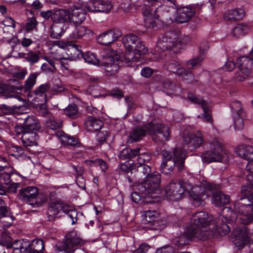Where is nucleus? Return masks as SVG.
Here are the masks:
<instances>
[{
    "label": "nucleus",
    "mask_w": 253,
    "mask_h": 253,
    "mask_svg": "<svg viewBox=\"0 0 253 253\" xmlns=\"http://www.w3.org/2000/svg\"><path fill=\"white\" fill-rule=\"evenodd\" d=\"M145 127L149 134L152 135V140L158 144L163 145L170 139L169 128L166 125L153 120L146 124Z\"/></svg>",
    "instance_id": "5"
},
{
    "label": "nucleus",
    "mask_w": 253,
    "mask_h": 253,
    "mask_svg": "<svg viewBox=\"0 0 253 253\" xmlns=\"http://www.w3.org/2000/svg\"><path fill=\"white\" fill-rule=\"evenodd\" d=\"M237 219L236 213L231 208L226 207L223 209L222 213L218 217V221L232 224Z\"/></svg>",
    "instance_id": "26"
},
{
    "label": "nucleus",
    "mask_w": 253,
    "mask_h": 253,
    "mask_svg": "<svg viewBox=\"0 0 253 253\" xmlns=\"http://www.w3.org/2000/svg\"><path fill=\"white\" fill-rule=\"evenodd\" d=\"M83 58L86 62L91 63L94 65H99L100 60L98 59L96 55L91 52H86L85 54H83Z\"/></svg>",
    "instance_id": "49"
},
{
    "label": "nucleus",
    "mask_w": 253,
    "mask_h": 253,
    "mask_svg": "<svg viewBox=\"0 0 253 253\" xmlns=\"http://www.w3.org/2000/svg\"><path fill=\"white\" fill-rule=\"evenodd\" d=\"M160 214L156 211L148 210L145 211V217L143 219L144 223L147 224L155 222L158 220Z\"/></svg>",
    "instance_id": "44"
},
{
    "label": "nucleus",
    "mask_w": 253,
    "mask_h": 253,
    "mask_svg": "<svg viewBox=\"0 0 253 253\" xmlns=\"http://www.w3.org/2000/svg\"><path fill=\"white\" fill-rule=\"evenodd\" d=\"M161 175L155 171L147 176L142 183V187L144 189L143 192L150 194L155 193L161 189Z\"/></svg>",
    "instance_id": "12"
},
{
    "label": "nucleus",
    "mask_w": 253,
    "mask_h": 253,
    "mask_svg": "<svg viewBox=\"0 0 253 253\" xmlns=\"http://www.w3.org/2000/svg\"><path fill=\"white\" fill-rule=\"evenodd\" d=\"M52 91L55 92H60L64 91V87L61 81L58 79H54L52 81V85H50Z\"/></svg>",
    "instance_id": "55"
},
{
    "label": "nucleus",
    "mask_w": 253,
    "mask_h": 253,
    "mask_svg": "<svg viewBox=\"0 0 253 253\" xmlns=\"http://www.w3.org/2000/svg\"><path fill=\"white\" fill-rule=\"evenodd\" d=\"M38 75L36 73L31 74L26 80L24 84V89L25 90H30L36 82V79Z\"/></svg>",
    "instance_id": "54"
},
{
    "label": "nucleus",
    "mask_w": 253,
    "mask_h": 253,
    "mask_svg": "<svg viewBox=\"0 0 253 253\" xmlns=\"http://www.w3.org/2000/svg\"><path fill=\"white\" fill-rule=\"evenodd\" d=\"M21 134H22V143L26 147L37 145L38 135L36 132L33 131H24Z\"/></svg>",
    "instance_id": "28"
},
{
    "label": "nucleus",
    "mask_w": 253,
    "mask_h": 253,
    "mask_svg": "<svg viewBox=\"0 0 253 253\" xmlns=\"http://www.w3.org/2000/svg\"><path fill=\"white\" fill-rule=\"evenodd\" d=\"M59 136L61 137L62 141L65 144L72 146H79V140L73 136L64 134L63 132H59Z\"/></svg>",
    "instance_id": "39"
},
{
    "label": "nucleus",
    "mask_w": 253,
    "mask_h": 253,
    "mask_svg": "<svg viewBox=\"0 0 253 253\" xmlns=\"http://www.w3.org/2000/svg\"><path fill=\"white\" fill-rule=\"evenodd\" d=\"M50 30V37L55 39H59L64 32L61 26L56 23L52 24Z\"/></svg>",
    "instance_id": "43"
},
{
    "label": "nucleus",
    "mask_w": 253,
    "mask_h": 253,
    "mask_svg": "<svg viewBox=\"0 0 253 253\" xmlns=\"http://www.w3.org/2000/svg\"><path fill=\"white\" fill-rule=\"evenodd\" d=\"M205 110H203L204 113L201 115H199L198 118H201L205 121L210 123H213V119L211 115V111L210 108V105H208L205 107Z\"/></svg>",
    "instance_id": "52"
},
{
    "label": "nucleus",
    "mask_w": 253,
    "mask_h": 253,
    "mask_svg": "<svg viewBox=\"0 0 253 253\" xmlns=\"http://www.w3.org/2000/svg\"><path fill=\"white\" fill-rule=\"evenodd\" d=\"M50 87V86L48 84H43L41 85L35 91L34 93L38 95H42Z\"/></svg>",
    "instance_id": "60"
},
{
    "label": "nucleus",
    "mask_w": 253,
    "mask_h": 253,
    "mask_svg": "<svg viewBox=\"0 0 253 253\" xmlns=\"http://www.w3.org/2000/svg\"><path fill=\"white\" fill-rule=\"evenodd\" d=\"M30 253H42L44 249V242L42 240L35 239L27 244Z\"/></svg>",
    "instance_id": "36"
},
{
    "label": "nucleus",
    "mask_w": 253,
    "mask_h": 253,
    "mask_svg": "<svg viewBox=\"0 0 253 253\" xmlns=\"http://www.w3.org/2000/svg\"><path fill=\"white\" fill-rule=\"evenodd\" d=\"M23 244L20 241H16L14 243H12L11 239L10 237H5V242L4 245L6 246L7 250L12 249V253H14L16 249H18Z\"/></svg>",
    "instance_id": "46"
},
{
    "label": "nucleus",
    "mask_w": 253,
    "mask_h": 253,
    "mask_svg": "<svg viewBox=\"0 0 253 253\" xmlns=\"http://www.w3.org/2000/svg\"><path fill=\"white\" fill-rule=\"evenodd\" d=\"M15 89V87L14 85L0 83V92H13Z\"/></svg>",
    "instance_id": "63"
},
{
    "label": "nucleus",
    "mask_w": 253,
    "mask_h": 253,
    "mask_svg": "<svg viewBox=\"0 0 253 253\" xmlns=\"http://www.w3.org/2000/svg\"><path fill=\"white\" fill-rule=\"evenodd\" d=\"M38 22L34 17L28 18L27 20L24 28L27 32H29L34 30H37Z\"/></svg>",
    "instance_id": "53"
},
{
    "label": "nucleus",
    "mask_w": 253,
    "mask_h": 253,
    "mask_svg": "<svg viewBox=\"0 0 253 253\" xmlns=\"http://www.w3.org/2000/svg\"><path fill=\"white\" fill-rule=\"evenodd\" d=\"M187 97L192 103L200 105L203 110H205V107L210 105V102L193 93H188Z\"/></svg>",
    "instance_id": "38"
},
{
    "label": "nucleus",
    "mask_w": 253,
    "mask_h": 253,
    "mask_svg": "<svg viewBox=\"0 0 253 253\" xmlns=\"http://www.w3.org/2000/svg\"><path fill=\"white\" fill-rule=\"evenodd\" d=\"M163 160L160 166L161 172L165 175L170 174L176 167L178 171L185 169L186 151L181 148H175L172 152L164 150L162 152Z\"/></svg>",
    "instance_id": "1"
},
{
    "label": "nucleus",
    "mask_w": 253,
    "mask_h": 253,
    "mask_svg": "<svg viewBox=\"0 0 253 253\" xmlns=\"http://www.w3.org/2000/svg\"><path fill=\"white\" fill-rule=\"evenodd\" d=\"M41 128V124L37 118L34 115H30L25 119L23 125L15 126V131L20 134L24 131H38Z\"/></svg>",
    "instance_id": "15"
},
{
    "label": "nucleus",
    "mask_w": 253,
    "mask_h": 253,
    "mask_svg": "<svg viewBox=\"0 0 253 253\" xmlns=\"http://www.w3.org/2000/svg\"><path fill=\"white\" fill-rule=\"evenodd\" d=\"M163 89L168 94H173L177 90L179 87L178 85L175 83L172 82L168 79L163 81Z\"/></svg>",
    "instance_id": "40"
},
{
    "label": "nucleus",
    "mask_w": 253,
    "mask_h": 253,
    "mask_svg": "<svg viewBox=\"0 0 253 253\" xmlns=\"http://www.w3.org/2000/svg\"><path fill=\"white\" fill-rule=\"evenodd\" d=\"M235 210L245 216L243 224H248L253 221V198L242 197L234 204Z\"/></svg>",
    "instance_id": "8"
},
{
    "label": "nucleus",
    "mask_w": 253,
    "mask_h": 253,
    "mask_svg": "<svg viewBox=\"0 0 253 253\" xmlns=\"http://www.w3.org/2000/svg\"><path fill=\"white\" fill-rule=\"evenodd\" d=\"M245 14V12L243 9H234L226 12L223 17L225 20L235 21L241 19Z\"/></svg>",
    "instance_id": "32"
},
{
    "label": "nucleus",
    "mask_w": 253,
    "mask_h": 253,
    "mask_svg": "<svg viewBox=\"0 0 253 253\" xmlns=\"http://www.w3.org/2000/svg\"><path fill=\"white\" fill-rule=\"evenodd\" d=\"M84 7L91 12L108 13L113 8V5L109 0H94L86 4Z\"/></svg>",
    "instance_id": "16"
},
{
    "label": "nucleus",
    "mask_w": 253,
    "mask_h": 253,
    "mask_svg": "<svg viewBox=\"0 0 253 253\" xmlns=\"http://www.w3.org/2000/svg\"><path fill=\"white\" fill-rule=\"evenodd\" d=\"M151 168L145 164H139L138 166L132 168L129 172H130V176H128L129 180H130V177L133 178L135 181H139L144 178L145 179L148 176L151 174Z\"/></svg>",
    "instance_id": "18"
},
{
    "label": "nucleus",
    "mask_w": 253,
    "mask_h": 253,
    "mask_svg": "<svg viewBox=\"0 0 253 253\" xmlns=\"http://www.w3.org/2000/svg\"><path fill=\"white\" fill-rule=\"evenodd\" d=\"M235 152L239 157L249 161L248 165L253 163V146L242 145L235 149Z\"/></svg>",
    "instance_id": "23"
},
{
    "label": "nucleus",
    "mask_w": 253,
    "mask_h": 253,
    "mask_svg": "<svg viewBox=\"0 0 253 253\" xmlns=\"http://www.w3.org/2000/svg\"><path fill=\"white\" fill-rule=\"evenodd\" d=\"M81 47L76 44L71 46L68 50V59L70 60H76L83 58V52L81 49Z\"/></svg>",
    "instance_id": "35"
},
{
    "label": "nucleus",
    "mask_w": 253,
    "mask_h": 253,
    "mask_svg": "<svg viewBox=\"0 0 253 253\" xmlns=\"http://www.w3.org/2000/svg\"><path fill=\"white\" fill-rule=\"evenodd\" d=\"M122 41L126 50L124 55L125 60L127 62L137 60L140 56L148 52L143 42L133 34L126 35Z\"/></svg>",
    "instance_id": "3"
},
{
    "label": "nucleus",
    "mask_w": 253,
    "mask_h": 253,
    "mask_svg": "<svg viewBox=\"0 0 253 253\" xmlns=\"http://www.w3.org/2000/svg\"><path fill=\"white\" fill-rule=\"evenodd\" d=\"M64 112L66 116L74 119L77 118L80 116L78 106L74 103L69 104L64 110Z\"/></svg>",
    "instance_id": "41"
},
{
    "label": "nucleus",
    "mask_w": 253,
    "mask_h": 253,
    "mask_svg": "<svg viewBox=\"0 0 253 253\" xmlns=\"http://www.w3.org/2000/svg\"><path fill=\"white\" fill-rule=\"evenodd\" d=\"M103 125L101 120L92 116L87 117L84 123L85 129L91 132L101 130Z\"/></svg>",
    "instance_id": "22"
},
{
    "label": "nucleus",
    "mask_w": 253,
    "mask_h": 253,
    "mask_svg": "<svg viewBox=\"0 0 253 253\" xmlns=\"http://www.w3.org/2000/svg\"><path fill=\"white\" fill-rule=\"evenodd\" d=\"M109 50H104L101 54V59L99 64L104 68L107 76L115 75L120 69L119 61L115 59L113 55L108 53Z\"/></svg>",
    "instance_id": "9"
},
{
    "label": "nucleus",
    "mask_w": 253,
    "mask_h": 253,
    "mask_svg": "<svg viewBox=\"0 0 253 253\" xmlns=\"http://www.w3.org/2000/svg\"><path fill=\"white\" fill-rule=\"evenodd\" d=\"M93 34L92 30L80 25H77L74 26V29L70 36L72 39H76L81 38L86 34L92 35Z\"/></svg>",
    "instance_id": "33"
},
{
    "label": "nucleus",
    "mask_w": 253,
    "mask_h": 253,
    "mask_svg": "<svg viewBox=\"0 0 253 253\" xmlns=\"http://www.w3.org/2000/svg\"><path fill=\"white\" fill-rule=\"evenodd\" d=\"M203 58L201 56H199L192 59L190 60L187 63V66L190 69L194 68L199 66L203 60Z\"/></svg>",
    "instance_id": "57"
},
{
    "label": "nucleus",
    "mask_w": 253,
    "mask_h": 253,
    "mask_svg": "<svg viewBox=\"0 0 253 253\" xmlns=\"http://www.w3.org/2000/svg\"><path fill=\"white\" fill-rule=\"evenodd\" d=\"M176 10L171 7H165V11L163 13V16L164 17L165 22L168 23H171L174 21L176 20Z\"/></svg>",
    "instance_id": "37"
},
{
    "label": "nucleus",
    "mask_w": 253,
    "mask_h": 253,
    "mask_svg": "<svg viewBox=\"0 0 253 253\" xmlns=\"http://www.w3.org/2000/svg\"><path fill=\"white\" fill-rule=\"evenodd\" d=\"M192 190L190 191V193H188L190 195V200L192 202L193 205L196 207L204 205L205 204L204 201L202 199L201 196L199 194L194 193Z\"/></svg>",
    "instance_id": "48"
},
{
    "label": "nucleus",
    "mask_w": 253,
    "mask_h": 253,
    "mask_svg": "<svg viewBox=\"0 0 253 253\" xmlns=\"http://www.w3.org/2000/svg\"><path fill=\"white\" fill-rule=\"evenodd\" d=\"M98 131L97 134V140L100 144H102L106 141L107 136H108V132L105 130H100Z\"/></svg>",
    "instance_id": "61"
},
{
    "label": "nucleus",
    "mask_w": 253,
    "mask_h": 253,
    "mask_svg": "<svg viewBox=\"0 0 253 253\" xmlns=\"http://www.w3.org/2000/svg\"><path fill=\"white\" fill-rule=\"evenodd\" d=\"M85 15L82 10L78 8L74 9L72 13L70 12L69 21L73 23L74 25H81L85 19Z\"/></svg>",
    "instance_id": "34"
},
{
    "label": "nucleus",
    "mask_w": 253,
    "mask_h": 253,
    "mask_svg": "<svg viewBox=\"0 0 253 253\" xmlns=\"http://www.w3.org/2000/svg\"><path fill=\"white\" fill-rule=\"evenodd\" d=\"M177 42H179L177 35L171 31L159 37L156 46L161 51H165L176 46Z\"/></svg>",
    "instance_id": "11"
},
{
    "label": "nucleus",
    "mask_w": 253,
    "mask_h": 253,
    "mask_svg": "<svg viewBox=\"0 0 253 253\" xmlns=\"http://www.w3.org/2000/svg\"><path fill=\"white\" fill-rule=\"evenodd\" d=\"M147 131V129L145 127V125L143 128L136 127L134 128L129 133L127 142L132 143L134 142L139 141L146 135Z\"/></svg>",
    "instance_id": "30"
},
{
    "label": "nucleus",
    "mask_w": 253,
    "mask_h": 253,
    "mask_svg": "<svg viewBox=\"0 0 253 253\" xmlns=\"http://www.w3.org/2000/svg\"><path fill=\"white\" fill-rule=\"evenodd\" d=\"M133 6L131 0H122L120 4L121 8L125 12L129 11Z\"/></svg>",
    "instance_id": "59"
},
{
    "label": "nucleus",
    "mask_w": 253,
    "mask_h": 253,
    "mask_svg": "<svg viewBox=\"0 0 253 253\" xmlns=\"http://www.w3.org/2000/svg\"><path fill=\"white\" fill-rule=\"evenodd\" d=\"M218 223L214 221V226H212L210 230V237H217L218 236H223L226 235L230 231V227L225 222Z\"/></svg>",
    "instance_id": "24"
},
{
    "label": "nucleus",
    "mask_w": 253,
    "mask_h": 253,
    "mask_svg": "<svg viewBox=\"0 0 253 253\" xmlns=\"http://www.w3.org/2000/svg\"><path fill=\"white\" fill-rule=\"evenodd\" d=\"M167 69L169 72L177 74L179 76H182L184 80H187L188 83H193V75L190 71H187L175 60L171 59L167 61L165 64Z\"/></svg>",
    "instance_id": "13"
},
{
    "label": "nucleus",
    "mask_w": 253,
    "mask_h": 253,
    "mask_svg": "<svg viewBox=\"0 0 253 253\" xmlns=\"http://www.w3.org/2000/svg\"><path fill=\"white\" fill-rule=\"evenodd\" d=\"M54 10H48L47 11H42L40 12V15L44 19L48 20L49 19L52 21V17H53Z\"/></svg>",
    "instance_id": "64"
},
{
    "label": "nucleus",
    "mask_w": 253,
    "mask_h": 253,
    "mask_svg": "<svg viewBox=\"0 0 253 253\" xmlns=\"http://www.w3.org/2000/svg\"><path fill=\"white\" fill-rule=\"evenodd\" d=\"M40 53L34 52L32 50H29L27 52L26 60L28 62L30 65H33L40 60Z\"/></svg>",
    "instance_id": "50"
},
{
    "label": "nucleus",
    "mask_w": 253,
    "mask_h": 253,
    "mask_svg": "<svg viewBox=\"0 0 253 253\" xmlns=\"http://www.w3.org/2000/svg\"><path fill=\"white\" fill-rule=\"evenodd\" d=\"M14 217L11 215L9 209L4 201L0 198V221L9 224L13 220Z\"/></svg>",
    "instance_id": "29"
},
{
    "label": "nucleus",
    "mask_w": 253,
    "mask_h": 253,
    "mask_svg": "<svg viewBox=\"0 0 253 253\" xmlns=\"http://www.w3.org/2000/svg\"><path fill=\"white\" fill-rule=\"evenodd\" d=\"M60 211H62L68 217L71 218L72 224L76 223L78 219L77 211L71 209L61 200H56L49 203L47 211V221H54Z\"/></svg>",
    "instance_id": "6"
},
{
    "label": "nucleus",
    "mask_w": 253,
    "mask_h": 253,
    "mask_svg": "<svg viewBox=\"0 0 253 253\" xmlns=\"http://www.w3.org/2000/svg\"><path fill=\"white\" fill-rule=\"evenodd\" d=\"M193 228L189 227L184 233L175 239V245L178 247H182L189 244L194 239H197V234Z\"/></svg>",
    "instance_id": "20"
},
{
    "label": "nucleus",
    "mask_w": 253,
    "mask_h": 253,
    "mask_svg": "<svg viewBox=\"0 0 253 253\" xmlns=\"http://www.w3.org/2000/svg\"><path fill=\"white\" fill-rule=\"evenodd\" d=\"M190 228H193L197 234V239L206 240L210 237L211 229L214 226V219L208 212L201 211L194 213L190 219Z\"/></svg>",
    "instance_id": "2"
},
{
    "label": "nucleus",
    "mask_w": 253,
    "mask_h": 253,
    "mask_svg": "<svg viewBox=\"0 0 253 253\" xmlns=\"http://www.w3.org/2000/svg\"><path fill=\"white\" fill-rule=\"evenodd\" d=\"M249 232L248 229L244 226L236 228L234 230L235 245L239 249H241L244 247L249 238Z\"/></svg>",
    "instance_id": "19"
},
{
    "label": "nucleus",
    "mask_w": 253,
    "mask_h": 253,
    "mask_svg": "<svg viewBox=\"0 0 253 253\" xmlns=\"http://www.w3.org/2000/svg\"><path fill=\"white\" fill-rule=\"evenodd\" d=\"M248 27L243 24H238L236 26L232 31V34L235 37L237 38L244 36L247 32Z\"/></svg>",
    "instance_id": "45"
},
{
    "label": "nucleus",
    "mask_w": 253,
    "mask_h": 253,
    "mask_svg": "<svg viewBox=\"0 0 253 253\" xmlns=\"http://www.w3.org/2000/svg\"><path fill=\"white\" fill-rule=\"evenodd\" d=\"M194 133H190L185 134L183 136V144L184 147L187 146L191 148L192 140L193 139Z\"/></svg>",
    "instance_id": "58"
},
{
    "label": "nucleus",
    "mask_w": 253,
    "mask_h": 253,
    "mask_svg": "<svg viewBox=\"0 0 253 253\" xmlns=\"http://www.w3.org/2000/svg\"><path fill=\"white\" fill-rule=\"evenodd\" d=\"M46 127L49 129L54 130L60 128L62 126V122L60 120L54 118L49 119L46 122Z\"/></svg>",
    "instance_id": "47"
},
{
    "label": "nucleus",
    "mask_w": 253,
    "mask_h": 253,
    "mask_svg": "<svg viewBox=\"0 0 253 253\" xmlns=\"http://www.w3.org/2000/svg\"><path fill=\"white\" fill-rule=\"evenodd\" d=\"M194 14V10L191 7H181L176 11V20L180 23L186 22L192 18Z\"/></svg>",
    "instance_id": "25"
},
{
    "label": "nucleus",
    "mask_w": 253,
    "mask_h": 253,
    "mask_svg": "<svg viewBox=\"0 0 253 253\" xmlns=\"http://www.w3.org/2000/svg\"><path fill=\"white\" fill-rule=\"evenodd\" d=\"M204 142V139L201 136H196L194 134L193 139L192 140L190 151L193 149L199 147Z\"/></svg>",
    "instance_id": "56"
},
{
    "label": "nucleus",
    "mask_w": 253,
    "mask_h": 253,
    "mask_svg": "<svg viewBox=\"0 0 253 253\" xmlns=\"http://www.w3.org/2000/svg\"><path fill=\"white\" fill-rule=\"evenodd\" d=\"M38 190L36 187L28 186L21 188L19 191L18 197L19 199L29 203L33 206H40L42 202L38 200Z\"/></svg>",
    "instance_id": "10"
},
{
    "label": "nucleus",
    "mask_w": 253,
    "mask_h": 253,
    "mask_svg": "<svg viewBox=\"0 0 253 253\" xmlns=\"http://www.w3.org/2000/svg\"><path fill=\"white\" fill-rule=\"evenodd\" d=\"M231 109L233 112L235 128L237 130H241L243 128L244 126L243 117L245 116V112L242 110L240 102L235 101L233 102L231 105Z\"/></svg>",
    "instance_id": "17"
},
{
    "label": "nucleus",
    "mask_w": 253,
    "mask_h": 253,
    "mask_svg": "<svg viewBox=\"0 0 253 253\" xmlns=\"http://www.w3.org/2000/svg\"><path fill=\"white\" fill-rule=\"evenodd\" d=\"M8 153L9 155L18 158L24 154V151L21 146L12 145L9 147Z\"/></svg>",
    "instance_id": "51"
},
{
    "label": "nucleus",
    "mask_w": 253,
    "mask_h": 253,
    "mask_svg": "<svg viewBox=\"0 0 253 253\" xmlns=\"http://www.w3.org/2000/svg\"><path fill=\"white\" fill-rule=\"evenodd\" d=\"M70 19V11L64 9H54L52 21L59 24L68 22Z\"/></svg>",
    "instance_id": "27"
},
{
    "label": "nucleus",
    "mask_w": 253,
    "mask_h": 253,
    "mask_svg": "<svg viewBox=\"0 0 253 253\" xmlns=\"http://www.w3.org/2000/svg\"><path fill=\"white\" fill-rule=\"evenodd\" d=\"M250 185L249 183H248L247 186H244L242 187L241 193L245 196V197L250 198L251 199L253 198V192L250 191Z\"/></svg>",
    "instance_id": "62"
},
{
    "label": "nucleus",
    "mask_w": 253,
    "mask_h": 253,
    "mask_svg": "<svg viewBox=\"0 0 253 253\" xmlns=\"http://www.w3.org/2000/svg\"><path fill=\"white\" fill-rule=\"evenodd\" d=\"M210 151L202 154L204 162L209 164L212 162H224L225 156L223 155V145L221 142L215 139L210 144Z\"/></svg>",
    "instance_id": "7"
},
{
    "label": "nucleus",
    "mask_w": 253,
    "mask_h": 253,
    "mask_svg": "<svg viewBox=\"0 0 253 253\" xmlns=\"http://www.w3.org/2000/svg\"><path fill=\"white\" fill-rule=\"evenodd\" d=\"M193 189V185L187 180H172L166 189V194L171 201H178L182 199L186 193H190Z\"/></svg>",
    "instance_id": "4"
},
{
    "label": "nucleus",
    "mask_w": 253,
    "mask_h": 253,
    "mask_svg": "<svg viewBox=\"0 0 253 253\" xmlns=\"http://www.w3.org/2000/svg\"><path fill=\"white\" fill-rule=\"evenodd\" d=\"M145 25L149 29L157 28L160 20L156 16H153L151 14L148 15L144 19Z\"/></svg>",
    "instance_id": "42"
},
{
    "label": "nucleus",
    "mask_w": 253,
    "mask_h": 253,
    "mask_svg": "<svg viewBox=\"0 0 253 253\" xmlns=\"http://www.w3.org/2000/svg\"><path fill=\"white\" fill-rule=\"evenodd\" d=\"M122 36V31L118 28H114L99 35L96 40L100 44L109 45L117 41Z\"/></svg>",
    "instance_id": "14"
},
{
    "label": "nucleus",
    "mask_w": 253,
    "mask_h": 253,
    "mask_svg": "<svg viewBox=\"0 0 253 253\" xmlns=\"http://www.w3.org/2000/svg\"><path fill=\"white\" fill-rule=\"evenodd\" d=\"M237 68L242 74L249 75L251 71L253 72V60L247 56H242L236 60Z\"/></svg>",
    "instance_id": "21"
},
{
    "label": "nucleus",
    "mask_w": 253,
    "mask_h": 253,
    "mask_svg": "<svg viewBox=\"0 0 253 253\" xmlns=\"http://www.w3.org/2000/svg\"><path fill=\"white\" fill-rule=\"evenodd\" d=\"M230 202L229 195H225L221 191H217L213 194L212 202L216 207H222L228 204Z\"/></svg>",
    "instance_id": "31"
}]
</instances>
